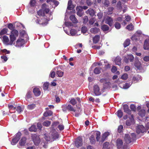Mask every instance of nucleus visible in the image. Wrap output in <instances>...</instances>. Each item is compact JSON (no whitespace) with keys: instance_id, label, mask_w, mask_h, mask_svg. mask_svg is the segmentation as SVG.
Here are the masks:
<instances>
[{"instance_id":"obj_1","label":"nucleus","mask_w":149,"mask_h":149,"mask_svg":"<svg viewBox=\"0 0 149 149\" xmlns=\"http://www.w3.org/2000/svg\"><path fill=\"white\" fill-rule=\"evenodd\" d=\"M18 31L16 30H13L11 31L10 35V41L8 43V45H12L16 39V37L18 35Z\"/></svg>"},{"instance_id":"obj_2","label":"nucleus","mask_w":149,"mask_h":149,"mask_svg":"<svg viewBox=\"0 0 149 149\" xmlns=\"http://www.w3.org/2000/svg\"><path fill=\"white\" fill-rule=\"evenodd\" d=\"M100 132L99 131H97L96 132H94L91 135L90 138V141L92 143H93L95 142V136H96V139L97 141L100 139Z\"/></svg>"},{"instance_id":"obj_3","label":"nucleus","mask_w":149,"mask_h":149,"mask_svg":"<svg viewBox=\"0 0 149 149\" xmlns=\"http://www.w3.org/2000/svg\"><path fill=\"white\" fill-rule=\"evenodd\" d=\"M135 137V135L134 133H132L130 135L129 134H125L124 137V140L126 143L129 144L132 142V139Z\"/></svg>"},{"instance_id":"obj_4","label":"nucleus","mask_w":149,"mask_h":149,"mask_svg":"<svg viewBox=\"0 0 149 149\" xmlns=\"http://www.w3.org/2000/svg\"><path fill=\"white\" fill-rule=\"evenodd\" d=\"M32 138L35 145L36 146H38L40 141V135L39 136L37 134H33L32 135Z\"/></svg>"},{"instance_id":"obj_5","label":"nucleus","mask_w":149,"mask_h":149,"mask_svg":"<svg viewBox=\"0 0 149 149\" xmlns=\"http://www.w3.org/2000/svg\"><path fill=\"white\" fill-rule=\"evenodd\" d=\"M103 21L105 23L108 24L110 26L113 25V20L112 18L108 16H106L104 18Z\"/></svg>"},{"instance_id":"obj_6","label":"nucleus","mask_w":149,"mask_h":149,"mask_svg":"<svg viewBox=\"0 0 149 149\" xmlns=\"http://www.w3.org/2000/svg\"><path fill=\"white\" fill-rule=\"evenodd\" d=\"M93 91L95 94L96 96L100 95L101 93L100 91V88L99 86L95 85L93 87Z\"/></svg>"},{"instance_id":"obj_7","label":"nucleus","mask_w":149,"mask_h":149,"mask_svg":"<svg viewBox=\"0 0 149 149\" xmlns=\"http://www.w3.org/2000/svg\"><path fill=\"white\" fill-rule=\"evenodd\" d=\"M145 131L146 129L143 125H139L137 127L136 132L138 134H139L140 133H143Z\"/></svg>"},{"instance_id":"obj_8","label":"nucleus","mask_w":149,"mask_h":149,"mask_svg":"<svg viewBox=\"0 0 149 149\" xmlns=\"http://www.w3.org/2000/svg\"><path fill=\"white\" fill-rule=\"evenodd\" d=\"M82 141L81 138L80 137H78L75 141V146L77 148L81 146L82 144Z\"/></svg>"},{"instance_id":"obj_9","label":"nucleus","mask_w":149,"mask_h":149,"mask_svg":"<svg viewBox=\"0 0 149 149\" xmlns=\"http://www.w3.org/2000/svg\"><path fill=\"white\" fill-rule=\"evenodd\" d=\"M24 43V40L22 38H19L16 41L15 46L17 47H21Z\"/></svg>"},{"instance_id":"obj_10","label":"nucleus","mask_w":149,"mask_h":149,"mask_svg":"<svg viewBox=\"0 0 149 149\" xmlns=\"http://www.w3.org/2000/svg\"><path fill=\"white\" fill-rule=\"evenodd\" d=\"M116 144L117 148L119 149H123V142L122 140L120 139H118L116 141Z\"/></svg>"},{"instance_id":"obj_11","label":"nucleus","mask_w":149,"mask_h":149,"mask_svg":"<svg viewBox=\"0 0 149 149\" xmlns=\"http://www.w3.org/2000/svg\"><path fill=\"white\" fill-rule=\"evenodd\" d=\"M33 93L36 96H39L41 94L40 89L38 88H35L33 89Z\"/></svg>"},{"instance_id":"obj_12","label":"nucleus","mask_w":149,"mask_h":149,"mask_svg":"<svg viewBox=\"0 0 149 149\" xmlns=\"http://www.w3.org/2000/svg\"><path fill=\"white\" fill-rule=\"evenodd\" d=\"M143 48L145 50L149 49V39H146L144 42Z\"/></svg>"},{"instance_id":"obj_13","label":"nucleus","mask_w":149,"mask_h":149,"mask_svg":"<svg viewBox=\"0 0 149 149\" xmlns=\"http://www.w3.org/2000/svg\"><path fill=\"white\" fill-rule=\"evenodd\" d=\"M77 14L79 17H81L83 14L82 12L83 9L81 6L77 7L76 8Z\"/></svg>"},{"instance_id":"obj_14","label":"nucleus","mask_w":149,"mask_h":149,"mask_svg":"<svg viewBox=\"0 0 149 149\" xmlns=\"http://www.w3.org/2000/svg\"><path fill=\"white\" fill-rule=\"evenodd\" d=\"M123 108L124 111L129 114L131 113V111L129 109V107L128 105L125 104L123 106Z\"/></svg>"},{"instance_id":"obj_15","label":"nucleus","mask_w":149,"mask_h":149,"mask_svg":"<svg viewBox=\"0 0 149 149\" xmlns=\"http://www.w3.org/2000/svg\"><path fill=\"white\" fill-rule=\"evenodd\" d=\"M134 121L133 116V115H131V117L130 120H127L126 124L127 126H130Z\"/></svg>"},{"instance_id":"obj_16","label":"nucleus","mask_w":149,"mask_h":149,"mask_svg":"<svg viewBox=\"0 0 149 149\" xmlns=\"http://www.w3.org/2000/svg\"><path fill=\"white\" fill-rule=\"evenodd\" d=\"M86 13L87 14H89L91 16H93L95 15V12L92 8H89L87 10Z\"/></svg>"},{"instance_id":"obj_17","label":"nucleus","mask_w":149,"mask_h":149,"mask_svg":"<svg viewBox=\"0 0 149 149\" xmlns=\"http://www.w3.org/2000/svg\"><path fill=\"white\" fill-rule=\"evenodd\" d=\"M40 137H42V139L44 138L45 139L48 141H50L52 139V137H50V136L47 134H45L44 135H40Z\"/></svg>"},{"instance_id":"obj_18","label":"nucleus","mask_w":149,"mask_h":149,"mask_svg":"<svg viewBox=\"0 0 149 149\" xmlns=\"http://www.w3.org/2000/svg\"><path fill=\"white\" fill-rule=\"evenodd\" d=\"M74 8V5L72 4V1L70 0L68 1L67 9L69 10H72Z\"/></svg>"},{"instance_id":"obj_19","label":"nucleus","mask_w":149,"mask_h":149,"mask_svg":"<svg viewBox=\"0 0 149 149\" xmlns=\"http://www.w3.org/2000/svg\"><path fill=\"white\" fill-rule=\"evenodd\" d=\"M121 58L119 56L117 57L115 59L114 61L116 64L118 65H121Z\"/></svg>"},{"instance_id":"obj_20","label":"nucleus","mask_w":149,"mask_h":149,"mask_svg":"<svg viewBox=\"0 0 149 149\" xmlns=\"http://www.w3.org/2000/svg\"><path fill=\"white\" fill-rule=\"evenodd\" d=\"M52 138L53 139V140H52L53 141L57 139H58L59 137L58 134L57 132H53L52 133Z\"/></svg>"},{"instance_id":"obj_21","label":"nucleus","mask_w":149,"mask_h":149,"mask_svg":"<svg viewBox=\"0 0 149 149\" xmlns=\"http://www.w3.org/2000/svg\"><path fill=\"white\" fill-rule=\"evenodd\" d=\"M90 31L92 33L96 34L100 31V29L96 27H94L91 28Z\"/></svg>"},{"instance_id":"obj_22","label":"nucleus","mask_w":149,"mask_h":149,"mask_svg":"<svg viewBox=\"0 0 149 149\" xmlns=\"http://www.w3.org/2000/svg\"><path fill=\"white\" fill-rule=\"evenodd\" d=\"M134 65L137 69H140L141 67V63L138 60L135 61Z\"/></svg>"},{"instance_id":"obj_23","label":"nucleus","mask_w":149,"mask_h":149,"mask_svg":"<svg viewBox=\"0 0 149 149\" xmlns=\"http://www.w3.org/2000/svg\"><path fill=\"white\" fill-rule=\"evenodd\" d=\"M26 138L24 137L22 138L19 142L20 145L21 146H24L26 143Z\"/></svg>"},{"instance_id":"obj_24","label":"nucleus","mask_w":149,"mask_h":149,"mask_svg":"<svg viewBox=\"0 0 149 149\" xmlns=\"http://www.w3.org/2000/svg\"><path fill=\"white\" fill-rule=\"evenodd\" d=\"M70 19L74 23H77L78 22L77 20L74 15H71L70 17Z\"/></svg>"},{"instance_id":"obj_25","label":"nucleus","mask_w":149,"mask_h":149,"mask_svg":"<svg viewBox=\"0 0 149 149\" xmlns=\"http://www.w3.org/2000/svg\"><path fill=\"white\" fill-rule=\"evenodd\" d=\"M138 114L141 117H144L146 114L145 110L143 109L140 110Z\"/></svg>"},{"instance_id":"obj_26","label":"nucleus","mask_w":149,"mask_h":149,"mask_svg":"<svg viewBox=\"0 0 149 149\" xmlns=\"http://www.w3.org/2000/svg\"><path fill=\"white\" fill-rule=\"evenodd\" d=\"M100 37L98 35H96L93 38V42L94 43H97L99 40Z\"/></svg>"},{"instance_id":"obj_27","label":"nucleus","mask_w":149,"mask_h":149,"mask_svg":"<svg viewBox=\"0 0 149 149\" xmlns=\"http://www.w3.org/2000/svg\"><path fill=\"white\" fill-rule=\"evenodd\" d=\"M109 135V133L108 132H106L104 133L102 138V142L104 141L105 140V139Z\"/></svg>"},{"instance_id":"obj_28","label":"nucleus","mask_w":149,"mask_h":149,"mask_svg":"<svg viewBox=\"0 0 149 149\" xmlns=\"http://www.w3.org/2000/svg\"><path fill=\"white\" fill-rule=\"evenodd\" d=\"M109 28L108 26L106 24L103 25L101 26V29L104 31H106L108 30Z\"/></svg>"},{"instance_id":"obj_29","label":"nucleus","mask_w":149,"mask_h":149,"mask_svg":"<svg viewBox=\"0 0 149 149\" xmlns=\"http://www.w3.org/2000/svg\"><path fill=\"white\" fill-rule=\"evenodd\" d=\"M126 28L129 31H132L134 29V26L132 23H130L126 27Z\"/></svg>"},{"instance_id":"obj_30","label":"nucleus","mask_w":149,"mask_h":149,"mask_svg":"<svg viewBox=\"0 0 149 149\" xmlns=\"http://www.w3.org/2000/svg\"><path fill=\"white\" fill-rule=\"evenodd\" d=\"M37 129L36 125H33L29 128V130L31 132H36L37 130Z\"/></svg>"},{"instance_id":"obj_31","label":"nucleus","mask_w":149,"mask_h":149,"mask_svg":"<svg viewBox=\"0 0 149 149\" xmlns=\"http://www.w3.org/2000/svg\"><path fill=\"white\" fill-rule=\"evenodd\" d=\"M67 108L68 109L69 111L76 112V110L74 109L73 107L70 104H68L67 106Z\"/></svg>"},{"instance_id":"obj_32","label":"nucleus","mask_w":149,"mask_h":149,"mask_svg":"<svg viewBox=\"0 0 149 149\" xmlns=\"http://www.w3.org/2000/svg\"><path fill=\"white\" fill-rule=\"evenodd\" d=\"M101 68L99 67H96L94 70V72L96 74H100L101 72Z\"/></svg>"},{"instance_id":"obj_33","label":"nucleus","mask_w":149,"mask_h":149,"mask_svg":"<svg viewBox=\"0 0 149 149\" xmlns=\"http://www.w3.org/2000/svg\"><path fill=\"white\" fill-rule=\"evenodd\" d=\"M37 13L38 15L39 16H44L45 15L44 10L42 9L38 11L37 12Z\"/></svg>"},{"instance_id":"obj_34","label":"nucleus","mask_w":149,"mask_h":149,"mask_svg":"<svg viewBox=\"0 0 149 149\" xmlns=\"http://www.w3.org/2000/svg\"><path fill=\"white\" fill-rule=\"evenodd\" d=\"M56 74L58 75V76L59 77H62L63 74V72L59 70L56 72Z\"/></svg>"},{"instance_id":"obj_35","label":"nucleus","mask_w":149,"mask_h":149,"mask_svg":"<svg viewBox=\"0 0 149 149\" xmlns=\"http://www.w3.org/2000/svg\"><path fill=\"white\" fill-rule=\"evenodd\" d=\"M3 39L4 42L5 43L8 45V43L9 42L8 38L6 36H4Z\"/></svg>"},{"instance_id":"obj_36","label":"nucleus","mask_w":149,"mask_h":149,"mask_svg":"<svg viewBox=\"0 0 149 149\" xmlns=\"http://www.w3.org/2000/svg\"><path fill=\"white\" fill-rule=\"evenodd\" d=\"M96 19L95 18H91L89 20V23L91 25L93 24L95 22Z\"/></svg>"},{"instance_id":"obj_37","label":"nucleus","mask_w":149,"mask_h":149,"mask_svg":"<svg viewBox=\"0 0 149 149\" xmlns=\"http://www.w3.org/2000/svg\"><path fill=\"white\" fill-rule=\"evenodd\" d=\"M130 40L129 39H127L124 43V46L125 47L128 46L130 44Z\"/></svg>"},{"instance_id":"obj_38","label":"nucleus","mask_w":149,"mask_h":149,"mask_svg":"<svg viewBox=\"0 0 149 149\" xmlns=\"http://www.w3.org/2000/svg\"><path fill=\"white\" fill-rule=\"evenodd\" d=\"M70 102L73 105H74L77 103L75 99L73 98H71Z\"/></svg>"},{"instance_id":"obj_39","label":"nucleus","mask_w":149,"mask_h":149,"mask_svg":"<svg viewBox=\"0 0 149 149\" xmlns=\"http://www.w3.org/2000/svg\"><path fill=\"white\" fill-rule=\"evenodd\" d=\"M8 30V29L6 28H4L0 32V34L1 35H2L6 34L7 33Z\"/></svg>"},{"instance_id":"obj_40","label":"nucleus","mask_w":149,"mask_h":149,"mask_svg":"<svg viewBox=\"0 0 149 149\" xmlns=\"http://www.w3.org/2000/svg\"><path fill=\"white\" fill-rule=\"evenodd\" d=\"M117 115L118 116L119 118H121L123 116V113L121 110H118L117 112Z\"/></svg>"},{"instance_id":"obj_41","label":"nucleus","mask_w":149,"mask_h":149,"mask_svg":"<svg viewBox=\"0 0 149 149\" xmlns=\"http://www.w3.org/2000/svg\"><path fill=\"white\" fill-rule=\"evenodd\" d=\"M127 58H128L130 62H132L134 59V57L132 54L127 55Z\"/></svg>"},{"instance_id":"obj_42","label":"nucleus","mask_w":149,"mask_h":149,"mask_svg":"<svg viewBox=\"0 0 149 149\" xmlns=\"http://www.w3.org/2000/svg\"><path fill=\"white\" fill-rule=\"evenodd\" d=\"M21 135V133L20 132H18L17 134L16 135L15 138L16 139H17L19 140L20 138V136Z\"/></svg>"},{"instance_id":"obj_43","label":"nucleus","mask_w":149,"mask_h":149,"mask_svg":"<svg viewBox=\"0 0 149 149\" xmlns=\"http://www.w3.org/2000/svg\"><path fill=\"white\" fill-rule=\"evenodd\" d=\"M49 84L48 82L45 83L43 85V89L44 90H47L48 88Z\"/></svg>"},{"instance_id":"obj_44","label":"nucleus","mask_w":149,"mask_h":149,"mask_svg":"<svg viewBox=\"0 0 149 149\" xmlns=\"http://www.w3.org/2000/svg\"><path fill=\"white\" fill-rule=\"evenodd\" d=\"M115 27L117 29H119L121 27L120 24L118 22H116L114 24Z\"/></svg>"},{"instance_id":"obj_45","label":"nucleus","mask_w":149,"mask_h":149,"mask_svg":"<svg viewBox=\"0 0 149 149\" xmlns=\"http://www.w3.org/2000/svg\"><path fill=\"white\" fill-rule=\"evenodd\" d=\"M128 77V75L127 74L125 73L123 74L121 77V79L125 80L127 79Z\"/></svg>"},{"instance_id":"obj_46","label":"nucleus","mask_w":149,"mask_h":149,"mask_svg":"<svg viewBox=\"0 0 149 149\" xmlns=\"http://www.w3.org/2000/svg\"><path fill=\"white\" fill-rule=\"evenodd\" d=\"M113 9V8L112 7H110L108 8V11L107 12V14L108 15H110L112 14V11Z\"/></svg>"},{"instance_id":"obj_47","label":"nucleus","mask_w":149,"mask_h":149,"mask_svg":"<svg viewBox=\"0 0 149 149\" xmlns=\"http://www.w3.org/2000/svg\"><path fill=\"white\" fill-rule=\"evenodd\" d=\"M87 31V28L86 26H83L81 29V31L83 33H85Z\"/></svg>"},{"instance_id":"obj_48","label":"nucleus","mask_w":149,"mask_h":149,"mask_svg":"<svg viewBox=\"0 0 149 149\" xmlns=\"http://www.w3.org/2000/svg\"><path fill=\"white\" fill-rule=\"evenodd\" d=\"M76 33V31L73 29H71L70 31V34L71 36H73Z\"/></svg>"},{"instance_id":"obj_49","label":"nucleus","mask_w":149,"mask_h":149,"mask_svg":"<svg viewBox=\"0 0 149 149\" xmlns=\"http://www.w3.org/2000/svg\"><path fill=\"white\" fill-rule=\"evenodd\" d=\"M50 121L46 120L43 123V125L45 126H48L50 125Z\"/></svg>"},{"instance_id":"obj_50","label":"nucleus","mask_w":149,"mask_h":149,"mask_svg":"<svg viewBox=\"0 0 149 149\" xmlns=\"http://www.w3.org/2000/svg\"><path fill=\"white\" fill-rule=\"evenodd\" d=\"M18 141L19 140L14 138L12 139V142H11V143L12 145H15Z\"/></svg>"},{"instance_id":"obj_51","label":"nucleus","mask_w":149,"mask_h":149,"mask_svg":"<svg viewBox=\"0 0 149 149\" xmlns=\"http://www.w3.org/2000/svg\"><path fill=\"white\" fill-rule=\"evenodd\" d=\"M35 107V104H32L28 105L27 107L29 109H32Z\"/></svg>"},{"instance_id":"obj_52","label":"nucleus","mask_w":149,"mask_h":149,"mask_svg":"<svg viewBox=\"0 0 149 149\" xmlns=\"http://www.w3.org/2000/svg\"><path fill=\"white\" fill-rule=\"evenodd\" d=\"M109 145V143L107 142H105L103 145V149H109L108 148V146Z\"/></svg>"},{"instance_id":"obj_53","label":"nucleus","mask_w":149,"mask_h":149,"mask_svg":"<svg viewBox=\"0 0 149 149\" xmlns=\"http://www.w3.org/2000/svg\"><path fill=\"white\" fill-rule=\"evenodd\" d=\"M8 27L9 29L12 30V31L14 30V27L13 25L11 23L9 24L8 26Z\"/></svg>"},{"instance_id":"obj_54","label":"nucleus","mask_w":149,"mask_h":149,"mask_svg":"<svg viewBox=\"0 0 149 149\" xmlns=\"http://www.w3.org/2000/svg\"><path fill=\"white\" fill-rule=\"evenodd\" d=\"M140 77L141 76H138V77H133L132 78V80L133 81L136 82H137L139 80V79H140Z\"/></svg>"},{"instance_id":"obj_55","label":"nucleus","mask_w":149,"mask_h":149,"mask_svg":"<svg viewBox=\"0 0 149 149\" xmlns=\"http://www.w3.org/2000/svg\"><path fill=\"white\" fill-rule=\"evenodd\" d=\"M16 111L19 113H20L22 111V108L19 106H18L17 107H16Z\"/></svg>"},{"instance_id":"obj_56","label":"nucleus","mask_w":149,"mask_h":149,"mask_svg":"<svg viewBox=\"0 0 149 149\" xmlns=\"http://www.w3.org/2000/svg\"><path fill=\"white\" fill-rule=\"evenodd\" d=\"M67 106L65 104H64L62 106V110L64 112H66L68 109L67 108Z\"/></svg>"},{"instance_id":"obj_57","label":"nucleus","mask_w":149,"mask_h":149,"mask_svg":"<svg viewBox=\"0 0 149 149\" xmlns=\"http://www.w3.org/2000/svg\"><path fill=\"white\" fill-rule=\"evenodd\" d=\"M42 21L40 20H39L38 19H37L36 20V22L37 24H40L42 25H44V24L45 23H43L42 22Z\"/></svg>"},{"instance_id":"obj_58","label":"nucleus","mask_w":149,"mask_h":149,"mask_svg":"<svg viewBox=\"0 0 149 149\" xmlns=\"http://www.w3.org/2000/svg\"><path fill=\"white\" fill-rule=\"evenodd\" d=\"M88 18L87 16H85L83 18V23L84 24L86 23L88 21Z\"/></svg>"},{"instance_id":"obj_59","label":"nucleus","mask_w":149,"mask_h":149,"mask_svg":"<svg viewBox=\"0 0 149 149\" xmlns=\"http://www.w3.org/2000/svg\"><path fill=\"white\" fill-rule=\"evenodd\" d=\"M130 108L132 110L134 111H136V107L134 104H131L130 106Z\"/></svg>"},{"instance_id":"obj_60","label":"nucleus","mask_w":149,"mask_h":149,"mask_svg":"<svg viewBox=\"0 0 149 149\" xmlns=\"http://www.w3.org/2000/svg\"><path fill=\"white\" fill-rule=\"evenodd\" d=\"M55 75V73L54 71H52L50 74V76L52 78L54 77Z\"/></svg>"},{"instance_id":"obj_61","label":"nucleus","mask_w":149,"mask_h":149,"mask_svg":"<svg viewBox=\"0 0 149 149\" xmlns=\"http://www.w3.org/2000/svg\"><path fill=\"white\" fill-rule=\"evenodd\" d=\"M123 128V126L122 125H120L118 128V132L120 133L122 131Z\"/></svg>"},{"instance_id":"obj_62","label":"nucleus","mask_w":149,"mask_h":149,"mask_svg":"<svg viewBox=\"0 0 149 149\" xmlns=\"http://www.w3.org/2000/svg\"><path fill=\"white\" fill-rule=\"evenodd\" d=\"M65 25L68 26H73V24L71 22H65Z\"/></svg>"},{"instance_id":"obj_63","label":"nucleus","mask_w":149,"mask_h":149,"mask_svg":"<svg viewBox=\"0 0 149 149\" xmlns=\"http://www.w3.org/2000/svg\"><path fill=\"white\" fill-rule=\"evenodd\" d=\"M123 60L126 63H128L129 62V59L127 58V56H124L123 57Z\"/></svg>"},{"instance_id":"obj_64","label":"nucleus","mask_w":149,"mask_h":149,"mask_svg":"<svg viewBox=\"0 0 149 149\" xmlns=\"http://www.w3.org/2000/svg\"><path fill=\"white\" fill-rule=\"evenodd\" d=\"M123 86L124 89H127L130 87V85L126 83L123 84Z\"/></svg>"}]
</instances>
